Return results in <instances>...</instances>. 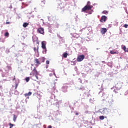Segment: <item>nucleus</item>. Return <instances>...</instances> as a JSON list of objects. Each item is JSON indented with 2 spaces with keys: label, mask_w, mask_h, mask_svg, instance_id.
I'll list each match as a JSON object with an SVG mask.
<instances>
[{
  "label": "nucleus",
  "mask_w": 128,
  "mask_h": 128,
  "mask_svg": "<svg viewBox=\"0 0 128 128\" xmlns=\"http://www.w3.org/2000/svg\"><path fill=\"white\" fill-rule=\"evenodd\" d=\"M92 8H94L92 6H86L82 9V12H86V10H92Z\"/></svg>",
  "instance_id": "1"
},
{
  "label": "nucleus",
  "mask_w": 128,
  "mask_h": 128,
  "mask_svg": "<svg viewBox=\"0 0 128 128\" xmlns=\"http://www.w3.org/2000/svg\"><path fill=\"white\" fill-rule=\"evenodd\" d=\"M84 58H86V56H84V55L80 56L78 57L77 62H82V60H84Z\"/></svg>",
  "instance_id": "2"
},
{
  "label": "nucleus",
  "mask_w": 128,
  "mask_h": 128,
  "mask_svg": "<svg viewBox=\"0 0 128 128\" xmlns=\"http://www.w3.org/2000/svg\"><path fill=\"white\" fill-rule=\"evenodd\" d=\"M39 74L36 68H34L32 70V72L30 73V76H38Z\"/></svg>",
  "instance_id": "3"
},
{
  "label": "nucleus",
  "mask_w": 128,
  "mask_h": 128,
  "mask_svg": "<svg viewBox=\"0 0 128 128\" xmlns=\"http://www.w3.org/2000/svg\"><path fill=\"white\" fill-rule=\"evenodd\" d=\"M34 63L36 64V66H40L42 64V63H40V60L38 59H35L34 60Z\"/></svg>",
  "instance_id": "4"
},
{
  "label": "nucleus",
  "mask_w": 128,
  "mask_h": 128,
  "mask_svg": "<svg viewBox=\"0 0 128 128\" xmlns=\"http://www.w3.org/2000/svg\"><path fill=\"white\" fill-rule=\"evenodd\" d=\"M106 18H108L106 16H102L100 20V22H106Z\"/></svg>",
  "instance_id": "5"
},
{
  "label": "nucleus",
  "mask_w": 128,
  "mask_h": 128,
  "mask_svg": "<svg viewBox=\"0 0 128 128\" xmlns=\"http://www.w3.org/2000/svg\"><path fill=\"white\" fill-rule=\"evenodd\" d=\"M42 48H43V50H45L46 52V42H42Z\"/></svg>",
  "instance_id": "6"
},
{
  "label": "nucleus",
  "mask_w": 128,
  "mask_h": 128,
  "mask_svg": "<svg viewBox=\"0 0 128 128\" xmlns=\"http://www.w3.org/2000/svg\"><path fill=\"white\" fill-rule=\"evenodd\" d=\"M39 60L40 61V64H42V62H46V59H44V58H40Z\"/></svg>",
  "instance_id": "7"
},
{
  "label": "nucleus",
  "mask_w": 128,
  "mask_h": 128,
  "mask_svg": "<svg viewBox=\"0 0 128 128\" xmlns=\"http://www.w3.org/2000/svg\"><path fill=\"white\" fill-rule=\"evenodd\" d=\"M38 32H44V28H40L38 29Z\"/></svg>",
  "instance_id": "8"
},
{
  "label": "nucleus",
  "mask_w": 128,
  "mask_h": 128,
  "mask_svg": "<svg viewBox=\"0 0 128 128\" xmlns=\"http://www.w3.org/2000/svg\"><path fill=\"white\" fill-rule=\"evenodd\" d=\"M32 94V92H29L28 94H24L26 98H28V96H30Z\"/></svg>",
  "instance_id": "9"
},
{
  "label": "nucleus",
  "mask_w": 128,
  "mask_h": 128,
  "mask_svg": "<svg viewBox=\"0 0 128 128\" xmlns=\"http://www.w3.org/2000/svg\"><path fill=\"white\" fill-rule=\"evenodd\" d=\"M108 32V30L106 28H102L101 29V32Z\"/></svg>",
  "instance_id": "10"
},
{
  "label": "nucleus",
  "mask_w": 128,
  "mask_h": 128,
  "mask_svg": "<svg viewBox=\"0 0 128 128\" xmlns=\"http://www.w3.org/2000/svg\"><path fill=\"white\" fill-rule=\"evenodd\" d=\"M122 50H124L125 52H128V48L126 49V46H124L123 48H122Z\"/></svg>",
  "instance_id": "11"
},
{
  "label": "nucleus",
  "mask_w": 128,
  "mask_h": 128,
  "mask_svg": "<svg viewBox=\"0 0 128 128\" xmlns=\"http://www.w3.org/2000/svg\"><path fill=\"white\" fill-rule=\"evenodd\" d=\"M110 53L111 54H119V52H115L114 51H111L110 52Z\"/></svg>",
  "instance_id": "12"
},
{
  "label": "nucleus",
  "mask_w": 128,
  "mask_h": 128,
  "mask_svg": "<svg viewBox=\"0 0 128 128\" xmlns=\"http://www.w3.org/2000/svg\"><path fill=\"white\" fill-rule=\"evenodd\" d=\"M38 48H39L38 46L37 49L36 48H34V51L35 52H37L39 54L40 52H38Z\"/></svg>",
  "instance_id": "13"
},
{
  "label": "nucleus",
  "mask_w": 128,
  "mask_h": 128,
  "mask_svg": "<svg viewBox=\"0 0 128 128\" xmlns=\"http://www.w3.org/2000/svg\"><path fill=\"white\" fill-rule=\"evenodd\" d=\"M24 28H28V23H24L23 25Z\"/></svg>",
  "instance_id": "14"
},
{
  "label": "nucleus",
  "mask_w": 128,
  "mask_h": 128,
  "mask_svg": "<svg viewBox=\"0 0 128 128\" xmlns=\"http://www.w3.org/2000/svg\"><path fill=\"white\" fill-rule=\"evenodd\" d=\"M18 118V117L16 116V115H14V122H16V119Z\"/></svg>",
  "instance_id": "15"
},
{
  "label": "nucleus",
  "mask_w": 128,
  "mask_h": 128,
  "mask_svg": "<svg viewBox=\"0 0 128 128\" xmlns=\"http://www.w3.org/2000/svg\"><path fill=\"white\" fill-rule=\"evenodd\" d=\"M63 56L64 58H68V53H64Z\"/></svg>",
  "instance_id": "16"
},
{
  "label": "nucleus",
  "mask_w": 128,
  "mask_h": 128,
  "mask_svg": "<svg viewBox=\"0 0 128 128\" xmlns=\"http://www.w3.org/2000/svg\"><path fill=\"white\" fill-rule=\"evenodd\" d=\"M108 112V109L106 108H104L103 110V112L104 114H106V112Z\"/></svg>",
  "instance_id": "17"
},
{
  "label": "nucleus",
  "mask_w": 128,
  "mask_h": 128,
  "mask_svg": "<svg viewBox=\"0 0 128 128\" xmlns=\"http://www.w3.org/2000/svg\"><path fill=\"white\" fill-rule=\"evenodd\" d=\"M102 14H108V11H104L103 12H102Z\"/></svg>",
  "instance_id": "18"
},
{
  "label": "nucleus",
  "mask_w": 128,
  "mask_h": 128,
  "mask_svg": "<svg viewBox=\"0 0 128 128\" xmlns=\"http://www.w3.org/2000/svg\"><path fill=\"white\" fill-rule=\"evenodd\" d=\"M100 119L101 120H104V116H100Z\"/></svg>",
  "instance_id": "19"
},
{
  "label": "nucleus",
  "mask_w": 128,
  "mask_h": 128,
  "mask_svg": "<svg viewBox=\"0 0 128 128\" xmlns=\"http://www.w3.org/2000/svg\"><path fill=\"white\" fill-rule=\"evenodd\" d=\"M9 125L10 126V128H12L14 126V124H12V123H10Z\"/></svg>",
  "instance_id": "20"
},
{
  "label": "nucleus",
  "mask_w": 128,
  "mask_h": 128,
  "mask_svg": "<svg viewBox=\"0 0 128 128\" xmlns=\"http://www.w3.org/2000/svg\"><path fill=\"white\" fill-rule=\"evenodd\" d=\"M8 36H10V34H8V32H6L5 34V36H6L7 38H8Z\"/></svg>",
  "instance_id": "21"
},
{
  "label": "nucleus",
  "mask_w": 128,
  "mask_h": 128,
  "mask_svg": "<svg viewBox=\"0 0 128 128\" xmlns=\"http://www.w3.org/2000/svg\"><path fill=\"white\" fill-rule=\"evenodd\" d=\"M30 78H26V82H30Z\"/></svg>",
  "instance_id": "22"
},
{
  "label": "nucleus",
  "mask_w": 128,
  "mask_h": 128,
  "mask_svg": "<svg viewBox=\"0 0 128 128\" xmlns=\"http://www.w3.org/2000/svg\"><path fill=\"white\" fill-rule=\"evenodd\" d=\"M86 6H90V2H88V4Z\"/></svg>",
  "instance_id": "23"
},
{
  "label": "nucleus",
  "mask_w": 128,
  "mask_h": 128,
  "mask_svg": "<svg viewBox=\"0 0 128 128\" xmlns=\"http://www.w3.org/2000/svg\"><path fill=\"white\" fill-rule=\"evenodd\" d=\"M116 90H114V92L116 94H118V91H116Z\"/></svg>",
  "instance_id": "24"
},
{
  "label": "nucleus",
  "mask_w": 128,
  "mask_h": 128,
  "mask_svg": "<svg viewBox=\"0 0 128 128\" xmlns=\"http://www.w3.org/2000/svg\"><path fill=\"white\" fill-rule=\"evenodd\" d=\"M124 28H128V24H125V25L124 26Z\"/></svg>",
  "instance_id": "25"
},
{
  "label": "nucleus",
  "mask_w": 128,
  "mask_h": 128,
  "mask_svg": "<svg viewBox=\"0 0 128 128\" xmlns=\"http://www.w3.org/2000/svg\"><path fill=\"white\" fill-rule=\"evenodd\" d=\"M18 84H16V90L18 88Z\"/></svg>",
  "instance_id": "26"
},
{
  "label": "nucleus",
  "mask_w": 128,
  "mask_h": 128,
  "mask_svg": "<svg viewBox=\"0 0 128 128\" xmlns=\"http://www.w3.org/2000/svg\"><path fill=\"white\" fill-rule=\"evenodd\" d=\"M8 68L10 70H12V67L10 66H8Z\"/></svg>",
  "instance_id": "27"
},
{
  "label": "nucleus",
  "mask_w": 128,
  "mask_h": 128,
  "mask_svg": "<svg viewBox=\"0 0 128 128\" xmlns=\"http://www.w3.org/2000/svg\"><path fill=\"white\" fill-rule=\"evenodd\" d=\"M38 75H36L35 76L38 80H39L40 79L38 78Z\"/></svg>",
  "instance_id": "28"
},
{
  "label": "nucleus",
  "mask_w": 128,
  "mask_h": 128,
  "mask_svg": "<svg viewBox=\"0 0 128 128\" xmlns=\"http://www.w3.org/2000/svg\"><path fill=\"white\" fill-rule=\"evenodd\" d=\"M46 64H50V61L47 60L46 62Z\"/></svg>",
  "instance_id": "29"
},
{
  "label": "nucleus",
  "mask_w": 128,
  "mask_h": 128,
  "mask_svg": "<svg viewBox=\"0 0 128 128\" xmlns=\"http://www.w3.org/2000/svg\"><path fill=\"white\" fill-rule=\"evenodd\" d=\"M6 24H10V22H7L6 23Z\"/></svg>",
  "instance_id": "30"
},
{
  "label": "nucleus",
  "mask_w": 128,
  "mask_h": 128,
  "mask_svg": "<svg viewBox=\"0 0 128 128\" xmlns=\"http://www.w3.org/2000/svg\"><path fill=\"white\" fill-rule=\"evenodd\" d=\"M16 76H14V79L13 80L14 81L16 80Z\"/></svg>",
  "instance_id": "31"
},
{
  "label": "nucleus",
  "mask_w": 128,
  "mask_h": 128,
  "mask_svg": "<svg viewBox=\"0 0 128 128\" xmlns=\"http://www.w3.org/2000/svg\"><path fill=\"white\" fill-rule=\"evenodd\" d=\"M48 128H52V127L51 126H48Z\"/></svg>",
  "instance_id": "32"
},
{
  "label": "nucleus",
  "mask_w": 128,
  "mask_h": 128,
  "mask_svg": "<svg viewBox=\"0 0 128 128\" xmlns=\"http://www.w3.org/2000/svg\"><path fill=\"white\" fill-rule=\"evenodd\" d=\"M78 114H79L78 113H76V116H78Z\"/></svg>",
  "instance_id": "33"
},
{
  "label": "nucleus",
  "mask_w": 128,
  "mask_h": 128,
  "mask_svg": "<svg viewBox=\"0 0 128 128\" xmlns=\"http://www.w3.org/2000/svg\"><path fill=\"white\" fill-rule=\"evenodd\" d=\"M40 34H44V32H43V33L40 32Z\"/></svg>",
  "instance_id": "34"
},
{
  "label": "nucleus",
  "mask_w": 128,
  "mask_h": 128,
  "mask_svg": "<svg viewBox=\"0 0 128 128\" xmlns=\"http://www.w3.org/2000/svg\"><path fill=\"white\" fill-rule=\"evenodd\" d=\"M106 34V32L103 33V34Z\"/></svg>",
  "instance_id": "35"
},
{
  "label": "nucleus",
  "mask_w": 128,
  "mask_h": 128,
  "mask_svg": "<svg viewBox=\"0 0 128 128\" xmlns=\"http://www.w3.org/2000/svg\"><path fill=\"white\" fill-rule=\"evenodd\" d=\"M28 98H30V97H28Z\"/></svg>",
  "instance_id": "36"
}]
</instances>
